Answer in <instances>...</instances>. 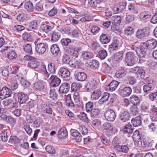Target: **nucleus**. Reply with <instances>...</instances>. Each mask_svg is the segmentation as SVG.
I'll return each mask as SVG.
<instances>
[{"label":"nucleus","mask_w":157,"mask_h":157,"mask_svg":"<svg viewBox=\"0 0 157 157\" xmlns=\"http://www.w3.org/2000/svg\"><path fill=\"white\" fill-rule=\"evenodd\" d=\"M157 45V41L152 39L147 41L145 43L138 46L132 45L131 49L135 51L137 55L139 58L144 57L146 55L147 49L152 50L154 49Z\"/></svg>","instance_id":"f257e3e1"},{"label":"nucleus","mask_w":157,"mask_h":157,"mask_svg":"<svg viewBox=\"0 0 157 157\" xmlns=\"http://www.w3.org/2000/svg\"><path fill=\"white\" fill-rule=\"evenodd\" d=\"M97 86V83L95 81L89 83L86 86L87 90L91 91L90 99L92 100H96L98 99L101 95V92L99 90H95Z\"/></svg>","instance_id":"f03ea898"},{"label":"nucleus","mask_w":157,"mask_h":157,"mask_svg":"<svg viewBox=\"0 0 157 157\" xmlns=\"http://www.w3.org/2000/svg\"><path fill=\"white\" fill-rule=\"evenodd\" d=\"M146 80L147 83L143 86V89L144 92L148 94L151 93L154 89L155 83L153 79L149 78Z\"/></svg>","instance_id":"7ed1b4c3"},{"label":"nucleus","mask_w":157,"mask_h":157,"mask_svg":"<svg viewBox=\"0 0 157 157\" xmlns=\"http://www.w3.org/2000/svg\"><path fill=\"white\" fill-rule=\"evenodd\" d=\"M149 33V29L147 27H145L137 30L136 33V36L138 39L142 40L148 37Z\"/></svg>","instance_id":"20e7f679"},{"label":"nucleus","mask_w":157,"mask_h":157,"mask_svg":"<svg viewBox=\"0 0 157 157\" xmlns=\"http://www.w3.org/2000/svg\"><path fill=\"white\" fill-rule=\"evenodd\" d=\"M5 52V57L10 59H13L16 57L17 54L13 50L9 48L8 47H4L1 49V52Z\"/></svg>","instance_id":"39448f33"},{"label":"nucleus","mask_w":157,"mask_h":157,"mask_svg":"<svg viewBox=\"0 0 157 157\" xmlns=\"http://www.w3.org/2000/svg\"><path fill=\"white\" fill-rule=\"evenodd\" d=\"M79 49L73 45H70L66 49V52L72 58H77L78 56Z\"/></svg>","instance_id":"423d86ee"},{"label":"nucleus","mask_w":157,"mask_h":157,"mask_svg":"<svg viewBox=\"0 0 157 157\" xmlns=\"http://www.w3.org/2000/svg\"><path fill=\"white\" fill-rule=\"evenodd\" d=\"M12 94L11 90L7 87H3L0 90V98L2 99L10 97Z\"/></svg>","instance_id":"0eeeda50"},{"label":"nucleus","mask_w":157,"mask_h":157,"mask_svg":"<svg viewBox=\"0 0 157 157\" xmlns=\"http://www.w3.org/2000/svg\"><path fill=\"white\" fill-rule=\"evenodd\" d=\"M70 73L67 68L61 67L59 70L58 75L59 77L64 79V80H67V78L70 77Z\"/></svg>","instance_id":"6e6552de"},{"label":"nucleus","mask_w":157,"mask_h":157,"mask_svg":"<svg viewBox=\"0 0 157 157\" xmlns=\"http://www.w3.org/2000/svg\"><path fill=\"white\" fill-rule=\"evenodd\" d=\"M141 137V135L140 134L139 131L138 130H136L134 132L132 136V138L135 144H136V143H138V144L140 145L141 144L142 146L145 147L146 145L144 144V142H143V145L142 142L140 141V138Z\"/></svg>","instance_id":"1a4fd4ad"},{"label":"nucleus","mask_w":157,"mask_h":157,"mask_svg":"<svg viewBox=\"0 0 157 157\" xmlns=\"http://www.w3.org/2000/svg\"><path fill=\"white\" fill-rule=\"evenodd\" d=\"M105 116L107 121H113L116 117L115 113L112 109H109L106 111L105 113Z\"/></svg>","instance_id":"9d476101"},{"label":"nucleus","mask_w":157,"mask_h":157,"mask_svg":"<svg viewBox=\"0 0 157 157\" xmlns=\"http://www.w3.org/2000/svg\"><path fill=\"white\" fill-rule=\"evenodd\" d=\"M47 48L46 44L40 43L35 46V51L39 55L43 54L45 52Z\"/></svg>","instance_id":"9b49d317"},{"label":"nucleus","mask_w":157,"mask_h":157,"mask_svg":"<svg viewBox=\"0 0 157 157\" xmlns=\"http://www.w3.org/2000/svg\"><path fill=\"white\" fill-rule=\"evenodd\" d=\"M36 69L37 71L41 73L44 75L45 79H46L49 77L50 74L47 72L46 66L45 65L42 64L38 66Z\"/></svg>","instance_id":"f8f14e48"},{"label":"nucleus","mask_w":157,"mask_h":157,"mask_svg":"<svg viewBox=\"0 0 157 157\" xmlns=\"http://www.w3.org/2000/svg\"><path fill=\"white\" fill-rule=\"evenodd\" d=\"M132 71L136 74L137 76L140 78H142L145 76V72L141 68L137 67L132 70Z\"/></svg>","instance_id":"ddd939ff"},{"label":"nucleus","mask_w":157,"mask_h":157,"mask_svg":"<svg viewBox=\"0 0 157 157\" xmlns=\"http://www.w3.org/2000/svg\"><path fill=\"white\" fill-rule=\"evenodd\" d=\"M134 54L131 52H127L125 55V59L128 66H132L134 64Z\"/></svg>","instance_id":"4468645a"},{"label":"nucleus","mask_w":157,"mask_h":157,"mask_svg":"<svg viewBox=\"0 0 157 157\" xmlns=\"http://www.w3.org/2000/svg\"><path fill=\"white\" fill-rule=\"evenodd\" d=\"M127 73V71L124 68H119L116 71L115 77L118 78H121L124 77Z\"/></svg>","instance_id":"2eb2a0df"},{"label":"nucleus","mask_w":157,"mask_h":157,"mask_svg":"<svg viewBox=\"0 0 157 157\" xmlns=\"http://www.w3.org/2000/svg\"><path fill=\"white\" fill-rule=\"evenodd\" d=\"M50 80L51 81V85L53 87L58 86L61 83L60 79L56 75H52Z\"/></svg>","instance_id":"dca6fc26"},{"label":"nucleus","mask_w":157,"mask_h":157,"mask_svg":"<svg viewBox=\"0 0 157 157\" xmlns=\"http://www.w3.org/2000/svg\"><path fill=\"white\" fill-rule=\"evenodd\" d=\"M119 85L118 82L113 80L107 86L105 87V89L107 91H113L115 90Z\"/></svg>","instance_id":"f3484780"},{"label":"nucleus","mask_w":157,"mask_h":157,"mask_svg":"<svg viewBox=\"0 0 157 157\" xmlns=\"http://www.w3.org/2000/svg\"><path fill=\"white\" fill-rule=\"evenodd\" d=\"M126 5V4L125 2L119 3L115 5L113 8V10L115 13L121 12L125 8Z\"/></svg>","instance_id":"a211bd4d"},{"label":"nucleus","mask_w":157,"mask_h":157,"mask_svg":"<svg viewBox=\"0 0 157 157\" xmlns=\"http://www.w3.org/2000/svg\"><path fill=\"white\" fill-rule=\"evenodd\" d=\"M131 93V88L129 87H126L124 89H121L119 90L120 94L123 97L128 96L130 95Z\"/></svg>","instance_id":"6ab92c4d"},{"label":"nucleus","mask_w":157,"mask_h":157,"mask_svg":"<svg viewBox=\"0 0 157 157\" xmlns=\"http://www.w3.org/2000/svg\"><path fill=\"white\" fill-rule=\"evenodd\" d=\"M151 15L148 12H144L139 14V17L141 21L146 22L148 21L151 18Z\"/></svg>","instance_id":"aec40b11"},{"label":"nucleus","mask_w":157,"mask_h":157,"mask_svg":"<svg viewBox=\"0 0 157 157\" xmlns=\"http://www.w3.org/2000/svg\"><path fill=\"white\" fill-rule=\"evenodd\" d=\"M75 78L78 81H83L87 77L86 75L84 72H76L75 74Z\"/></svg>","instance_id":"412c9836"},{"label":"nucleus","mask_w":157,"mask_h":157,"mask_svg":"<svg viewBox=\"0 0 157 157\" xmlns=\"http://www.w3.org/2000/svg\"><path fill=\"white\" fill-rule=\"evenodd\" d=\"M18 101L21 104H24L27 100V96L22 92H19L17 94Z\"/></svg>","instance_id":"4be33fe9"},{"label":"nucleus","mask_w":157,"mask_h":157,"mask_svg":"<svg viewBox=\"0 0 157 157\" xmlns=\"http://www.w3.org/2000/svg\"><path fill=\"white\" fill-rule=\"evenodd\" d=\"M119 117L121 121L125 122L129 119L130 114L128 111H124L120 113Z\"/></svg>","instance_id":"5701e85b"},{"label":"nucleus","mask_w":157,"mask_h":157,"mask_svg":"<svg viewBox=\"0 0 157 157\" xmlns=\"http://www.w3.org/2000/svg\"><path fill=\"white\" fill-rule=\"evenodd\" d=\"M70 86L67 83H63L59 87V92L60 93L65 94L69 90Z\"/></svg>","instance_id":"b1692460"},{"label":"nucleus","mask_w":157,"mask_h":157,"mask_svg":"<svg viewBox=\"0 0 157 157\" xmlns=\"http://www.w3.org/2000/svg\"><path fill=\"white\" fill-rule=\"evenodd\" d=\"M119 41L116 39H114L112 43L109 46V49L110 51L117 50L119 44Z\"/></svg>","instance_id":"393cba45"},{"label":"nucleus","mask_w":157,"mask_h":157,"mask_svg":"<svg viewBox=\"0 0 157 157\" xmlns=\"http://www.w3.org/2000/svg\"><path fill=\"white\" fill-rule=\"evenodd\" d=\"M131 122L133 125L135 127H138L141 125V117L140 116L133 118L131 120Z\"/></svg>","instance_id":"a878e982"},{"label":"nucleus","mask_w":157,"mask_h":157,"mask_svg":"<svg viewBox=\"0 0 157 157\" xmlns=\"http://www.w3.org/2000/svg\"><path fill=\"white\" fill-rule=\"evenodd\" d=\"M99 41L102 44H106L110 41V38L107 35L102 33L99 37Z\"/></svg>","instance_id":"bb28decb"},{"label":"nucleus","mask_w":157,"mask_h":157,"mask_svg":"<svg viewBox=\"0 0 157 157\" xmlns=\"http://www.w3.org/2000/svg\"><path fill=\"white\" fill-rule=\"evenodd\" d=\"M67 136V132L65 127H63L59 131L58 136L59 138L63 139Z\"/></svg>","instance_id":"cd10ccee"},{"label":"nucleus","mask_w":157,"mask_h":157,"mask_svg":"<svg viewBox=\"0 0 157 157\" xmlns=\"http://www.w3.org/2000/svg\"><path fill=\"white\" fill-rule=\"evenodd\" d=\"M116 149L120 152L127 153L128 152L129 148L126 145H117L116 146Z\"/></svg>","instance_id":"c85d7f7f"},{"label":"nucleus","mask_w":157,"mask_h":157,"mask_svg":"<svg viewBox=\"0 0 157 157\" xmlns=\"http://www.w3.org/2000/svg\"><path fill=\"white\" fill-rule=\"evenodd\" d=\"M44 83L43 81L36 82L34 84V89L38 90H42L44 88Z\"/></svg>","instance_id":"c756f323"},{"label":"nucleus","mask_w":157,"mask_h":157,"mask_svg":"<svg viewBox=\"0 0 157 157\" xmlns=\"http://www.w3.org/2000/svg\"><path fill=\"white\" fill-rule=\"evenodd\" d=\"M12 102L13 105L11 106L12 108H16L17 107V103L16 102L14 103L13 100L11 99L5 100L2 101V104L4 105L7 106L10 105V104H12Z\"/></svg>","instance_id":"7c9ffc66"},{"label":"nucleus","mask_w":157,"mask_h":157,"mask_svg":"<svg viewBox=\"0 0 157 157\" xmlns=\"http://www.w3.org/2000/svg\"><path fill=\"white\" fill-rule=\"evenodd\" d=\"M41 109L44 113H46L49 114H51L52 113V109L46 104H43L41 106Z\"/></svg>","instance_id":"2f4dec72"},{"label":"nucleus","mask_w":157,"mask_h":157,"mask_svg":"<svg viewBox=\"0 0 157 157\" xmlns=\"http://www.w3.org/2000/svg\"><path fill=\"white\" fill-rule=\"evenodd\" d=\"M109 94L105 92L102 96V98L98 101L99 104H101L107 101H109Z\"/></svg>","instance_id":"473e14b6"},{"label":"nucleus","mask_w":157,"mask_h":157,"mask_svg":"<svg viewBox=\"0 0 157 157\" xmlns=\"http://www.w3.org/2000/svg\"><path fill=\"white\" fill-rule=\"evenodd\" d=\"M123 53L122 51L117 52L113 55L114 60L117 62L121 61L123 58Z\"/></svg>","instance_id":"72a5a7b5"},{"label":"nucleus","mask_w":157,"mask_h":157,"mask_svg":"<svg viewBox=\"0 0 157 157\" xmlns=\"http://www.w3.org/2000/svg\"><path fill=\"white\" fill-rule=\"evenodd\" d=\"M59 51V49L58 45L56 44L52 45L51 48V52L52 55L56 56Z\"/></svg>","instance_id":"f704fd0d"},{"label":"nucleus","mask_w":157,"mask_h":157,"mask_svg":"<svg viewBox=\"0 0 157 157\" xmlns=\"http://www.w3.org/2000/svg\"><path fill=\"white\" fill-rule=\"evenodd\" d=\"M111 21L112 24L119 25L121 21V17L119 16H113L111 18Z\"/></svg>","instance_id":"c9c22d12"},{"label":"nucleus","mask_w":157,"mask_h":157,"mask_svg":"<svg viewBox=\"0 0 157 157\" xmlns=\"http://www.w3.org/2000/svg\"><path fill=\"white\" fill-rule=\"evenodd\" d=\"M29 16L24 13L18 14L17 17L16 19L19 21L23 22L28 20V17Z\"/></svg>","instance_id":"e433bc0d"},{"label":"nucleus","mask_w":157,"mask_h":157,"mask_svg":"<svg viewBox=\"0 0 157 157\" xmlns=\"http://www.w3.org/2000/svg\"><path fill=\"white\" fill-rule=\"evenodd\" d=\"M52 27L48 25H47L45 24L42 23L40 27V29L46 33H48L51 31L52 29Z\"/></svg>","instance_id":"4c0bfd02"},{"label":"nucleus","mask_w":157,"mask_h":157,"mask_svg":"<svg viewBox=\"0 0 157 157\" xmlns=\"http://www.w3.org/2000/svg\"><path fill=\"white\" fill-rule=\"evenodd\" d=\"M130 99L131 102L133 105V106H136L139 103L140 100L139 98L135 95L131 97Z\"/></svg>","instance_id":"58836bf2"},{"label":"nucleus","mask_w":157,"mask_h":157,"mask_svg":"<svg viewBox=\"0 0 157 157\" xmlns=\"http://www.w3.org/2000/svg\"><path fill=\"white\" fill-rule=\"evenodd\" d=\"M133 129L130 124L126 125L123 129V131L125 133L131 134L133 132Z\"/></svg>","instance_id":"ea45409f"},{"label":"nucleus","mask_w":157,"mask_h":157,"mask_svg":"<svg viewBox=\"0 0 157 157\" xmlns=\"http://www.w3.org/2000/svg\"><path fill=\"white\" fill-rule=\"evenodd\" d=\"M29 28L33 29H38L37 23L36 20H33L27 23Z\"/></svg>","instance_id":"a19ab883"},{"label":"nucleus","mask_w":157,"mask_h":157,"mask_svg":"<svg viewBox=\"0 0 157 157\" xmlns=\"http://www.w3.org/2000/svg\"><path fill=\"white\" fill-rule=\"evenodd\" d=\"M99 112V110L98 109H93L90 112V117L93 118L97 117L98 116Z\"/></svg>","instance_id":"79ce46f5"},{"label":"nucleus","mask_w":157,"mask_h":157,"mask_svg":"<svg viewBox=\"0 0 157 157\" xmlns=\"http://www.w3.org/2000/svg\"><path fill=\"white\" fill-rule=\"evenodd\" d=\"M40 62L36 60H31L28 63L29 66L32 68H37L39 66Z\"/></svg>","instance_id":"37998d69"},{"label":"nucleus","mask_w":157,"mask_h":157,"mask_svg":"<svg viewBox=\"0 0 157 157\" xmlns=\"http://www.w3.org/2000/svg\"><path fill=\"white\" fill-rule=\"evenodd\" d=\"M60 36L59 32L54 31L52 34L51 40L55 42L57 41L60 38Z\"/></svg>","instance_id":"c03bdc74"},{"label":"nucleus","mask_w":157,"mask_h":157,"mask_svg":"<svg viewBox=\"0 0 157 157\" xmlns=\"http://www.w3.org/2000/svg\"><path fill=\"white\" fill-rule=\"evenodd\" d=\"M68 64L70 67L74 68H76L79 66V62L77 60L73 59L70 60Z\"/></svg>","instance_id":"a18cd8bd"},{"label":"nucleus","mask_w":157,"mask_h":157,"mask_svg":"<svg viewBox=\"0 0 157 157\" xmlns=\"http://www.w3.org/2000/svg\"><path fill=\"white\" fill-rule=\"evenodd\" d=\"M25 7L28 11L32 12L34 10L33 5L30 2H26L25 5Z\"/></svg>","instance_id":"49530a36"},{"label":"nucleus","mask_w":157,"mask_h":157,"mask_svg":"<svg viewBox=\"0 0 157 157\" xmlns=\"http://www.w3.org/2000/svg\"><path fill=\"white\" fill-rule=\"evenodd\" d=\"M99 63L97 60L93 59L90 60L88 65V67L91 68H96L98 67Z\"/></svg>","instance_id":"de8ad7c7"},{"label":"nucleus","mask_w":157,"mask_h":157,"mask_svg":"<svg viewBox=\"0 0 157 157\" xmlns=\"http://www.w3.org/2000/svg\"><path fill=\"white\" fill-rule=\"evenodd\" d=\"M102 128L104 130H108L110 132H112L113 128L111 124L109 123H105L102 125Z\"/></svg>","instance_id":"09e8293b"},{"label":"nucleus","mask_w":157,"mask_h":157,"mask_svg":"<svg viewBox=\"0 0 157 157\" xmlns=\"http://www.w3.org/2000/svg\"><path fill=\"white\" fill-rule=\"evenodd\" d=\"M101 70L104 73H109L111 70V68L107 63H104L102 64Z\"/></svg>","instance_id":"8fccbe9b"},{"label":"nucleus","mask_w":157,"mask_h":157,"mask_svg":"<svg viewBox=\"0 0 157 157\" xmlns=\"http://www.w3.org/2000/svg\"><path fill=\"white\" fill-rule=\"evenodd\" d=\"M82 56L84 59H88L93 58L94 55L92 52H85L82 53Z\"/></svg>","instance_id":"3c124183"},{"label":"nucleus","mask_w":157,"mask_h":157,"mask_svg":"<svg viewBox=\"0 0 157 157\" xmlns=\"http://www.w3.org/2000/svg\"><path fill=\"white\" fill-rule=\"evenodd\" d=\"M49 95L51 100H55L57 99V95L56 94V91L55 89H52L50 90Z\"/></svg>","instance_id":"603ef678"},{"label":"nucleus","mask_w":157,"mask_h":157,"mask_svg":"<svg viewBox=\"0 0 157 157\" xmlns=\"http://www.w3.org/2000/svg\"><path fill=\"white\" fill-rule=\"evenodd\" d=\"M133 29L129 26L126 27L124 29V34L127 36H130L134 33Z\"/></svg>","instance_id":"864d4df0"},{"label":"nucleus","mask_w":157,"mask_h":157,"mask_svg":"<svg viewBox=\"0 0 157 157\" xmlns=\"http://www.w3.org/2000/svg\"><path fill=\"white\" fill-rule=\"evenodd\" d=\"M66 103L67 106L70 107H73L74 106V103L71 99V96L69 95H68L66 97Z\"/></svg>","instance_id":"5fc2aeb1"},{"label":"nucleus","mask_w":157,"mask_h":157,"mask_svg":"<svg viewBox=\"0 0 157 157\" xmlns=\"http://www.w3.org/2000/svg\"><path fill=\"white\" fill-rule=\"evenodd\" d=\"M128 10L131 13L137 14L138 13L137 9L135 7L134 5L131 4L128 6Z\"/></svg>","instance_id":"6e6d98bb"},{"label":"nucleus","mask_w":157,"mask_h":157,"mask_svg":"<svg viewBox=\"0 0 157 157\" xmlns=\"http://www.w3.org/2000/svg\"><path fill=\"white\" fill-rule=\"evenodd\" d=\"M82 86L79 83H77L73 82L72 84L71 88L72 91H76L77 90H78Z\"/></svg>","instance_id":"4d7b16f0"},{"label":"nucleus","mask_w":157,"mask_h":157,"mask_svg":"<svg viewBox=\"0 0 157 157\" xmlns=\"http://www.w3.org/2000/svg\"><path fill=\"white\" fill-rule=\"evenodd\" d=\"M98 54L100 58L101 59H103L106 58L107 56V51L104 50H100L98 52Z\"/></svg>","instance_id":"13d9d810"},{"label":"nucleus","mask_w":157,"mask_h":157,"mask_svg":"<svg viewBox=\"0 0 157 157\" xmlns=\"http://www.w3.org/2000/svg\"><path fill=\"white\" fill-rule=\"evenodd\" d=\"M100 30V28L98 26L94 25L91 26V31L92 33L94 35H96L98 33Z\"/></svg>","instance_id":"bf43d9fd"},{"label":"nucleus","mask_w":157,"mask_h":157,"mask_svg":"<svg viewBox=\"0 0 157 157\" xmlns=\"http://www.w3.org/2000/svg\"><path fill=\"white\" fill-rule=\"evenodd\" d=\"M77 117L80 119L82 120L84 122H87L88 121V118L87 117L86 114L83 112L78 115Z\"/></svg>","instance_id":"052dcab7"},{"label":"nucleus","mask_w":157,"mask_h":157,"mask_svg":"<svg viewBox=\"0 0 157 157\" xmlns=\"http://www.w3.org/2000/svg\"><path fill=\"white\" fill-rule=\"evenodd\" d=\"M46 151L49 153L54 154L56 152L55 148L52 146L48 145L45 147Z\"/></svg>","instance_id":"680f3d73"},{"label":"nucleus","mask_w":157,"mask_h":157,"mask_svg":"<svg viewBox=\"0 0 157 157\" xmlns=\"http://www.w3.org/2000/svg\"><path fill=\"white\" fill-rule=\"evenodd\" d=\"M24 51L26 53L32 55L33 54L31 45L29 44H26L24 48Z\"/></svg>","instance_id":"e2e57ef3"},{"label":"nucleus","mask_w":157,"mask_h":157,"mask_svg":"<svg viewBox=\"0 0 157 157\" xmlns=\"http://www.w3.org/2000/svg\"><path fill=\"white\" fill-rule=\"evenodd\" d=\"M48 70L52 73H54L55 71V64L53 63H49L48 66Z\"/></svg>","instance_id":"0e129e2a"},{"label":"nucleus","mask_w":157,"mask_h":157,"mask_svg":"<svg viewBox=\"0 0 157 157\" xmlns=\"http://www.w3.org/2000/svg\"><path fill=\"white\" fill-rule=\"evenodd\" d=\"M19 140L17 136H11L10 137L9 140L10 143L16 144L18 143Z\"/></svg>","instance_id":"69168bd1"},{"label":"nucleus","mask_w":157,"mask_h":157,"mask_svg":"<svg viewBox=\"0 0 157 157\" xmlns=\"http://www.w3.org/2000/svg\"><path fill=\"white\" fill-rule=\"evenodd\" d=\"M88 1L89 4L92 7H95L97 4H99L101 2L100 0H88Z\"/></svg>","instance_id":"338daca9"},{"label":"nucleus","mask_w":157,"mask_h":157,"mask_svg":"<svg viewBox=\"0 0 157 157\" xmlns=\"http://www.w3.org/2000/svg\"><path fill=\"white\" fill-rule=\"evenodd\" d=\"M130 110L131 114L133 116H136L138 114V108L136 106H132L130 108Z\"/></svg>","instance_id":"774afa93"}]
</instances>
